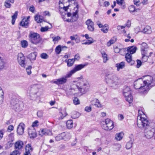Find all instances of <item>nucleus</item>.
Instances as JSON below:
<instances>
[{
  "label": "nucleus",
  "mask_w": 155,
  "mask_h": 155,
  "mask_svg": "<svg viewBox=\"0 0 155 155\" xmlns=\"http://www.w3.org/2000/svg\"><path fill=\"white\" fill-rule=\"evenodd\" d=\"M140 119L138 117L137 121V125L140 128H143L145 129V136L148 139L153 137L155 133V128L154 127L151 129L150 126V123L148 120L141 116Z\"/></svg>",
  "instance_id": "1"
},
{
  "label": "nucleus",
  "mask_w": 155,
  "mask_h": 155,
  "mask_svg": "<svg viewBox=\"0 0 155 155\" xmlns=\"http://www.w3.org/2000/svg\"><path fill=\"white\" fill-rule=\"evenodd\" d=\"M106 82L110 87L116 88V85L118 84V78L114 73L108 71L105 74Z\"/></svg>",
  "instance_id": "2"
},
{
  "label": "nucleus",
  "mask_w": 155,
  "mask_h": 155,
  "mask_svg": "<svg viewBox=\"0 0 155 155\" xmlns=\"http://www.w3.org/2000/svg\"><path fill=\"white\" fill-rule=\"evenodd\" d=\"M134 87L136 89L142 90L141 92L143 94L146 93L149 90V87L146 88L142 79L139 78L134 82Z\"/></svg>",
  "instance_id": "3"
},
{
  "label": "nucleus",
  "mask_w": 155,
  "mask_h": 155,
  "mask_svg": "<svg viewBox=\"0 0 155 155\" xmlns=\"http://www.w3.org/2000/svg\"><path fill=\"white\" fill-rule=\"evenodd\" d=\"M28 37L29 41L31 43L35 45H37L41 41L39 34L31 31L29 32Z\"/></svg>",
  "instance_id": "4"
},
{
  "label": "nucleus",
  "mask_w": 155,
  "mask_h": 155,
  "mask_svg": "<svg viewBox=\"0 0 155 155\" xmlns=\"http://www.w3.org/2000/svg\"><path fill=\"white\" fill-rule=\"evenodd\" d=\"M41 86L38 84H34L31 86L29 89L30 95L31 98H36L38 92Z\"/></svg>",
  "instance_id": "5"
},
{
  "label": "nucleus",
  "mask_w": 155,
  "mask_h": 155,
  "mask_svg": "<svg viewBox=\"0 0 155 155\" xmlns=\"http://www.w3.org/2000/svg\"><path fill=\"white\" fill-rule=\"evenodd\" d=\"M79 82L80 87H78V91L82 94H85L88 91L89 89V84L87 83H84L83 81H81Z\"/></svg>",
  "instance_id": "6"
},
{
  "label": "nucleus",
  "mask_w": 155,
  "mask_h": 155,
  "mask_svg": "<svg viewBox=\"0 0 155 155\" xmlns=\"http://www.w3.org/2000/svg\"><path fill=\"white\" fill-rule=\"evenodd\" d=\"M71 74L68 72L64 77L57 79L55 81H54L53 83L57 85L64 84L67 82V78L71 77Z\"/></svg>",
  "instance_id": "7"
},
{
  "label": "nucleus",
  "mask_w": 155,
  "mask_h": 155,
  "mask_svg": "<svg viewBox=\"0 0 155 155\" xmlns=\"http://www.w3.org/2000/svg\"><path fill=\"white\" fill-rule=\"evenodd\" d=\"M78 86L74 84L71 86V87L67 91L66 94L68 96L75 95L78 91Z\"/></svg>",
  "instance_id": "8"
},
{
  "label": "nucleus",
  "mask_w": 155,
  "mask_h": 155,
  "mask_svg": "<svg viewBox=\"0 0 155 155\" xmlns=\"http://www.w3.org/2000/svg\"><path fill=\"white\" fill-rule=\"evenodd\" d=\"M18 61L21 67L25 68L26 64L25 63V57L21 53H19L18 55Z\"/></svg>",
  "instance_id": "9"
},
{
  "label": "nucleus",
  "mask_w": 155,
  "mask_h": 155,
  "mask_svg": "<svg viewBox=\"0 0 155 155\" xmlns=\"http://www.w3.org/2000/svg\"><path fill=\"white\" fill-rule=\"evenodd\" d=\"M87 65V64H80L76 65L74 69L71 71L69 73L71 74V75L72 76V75L75 72L84 68Z\"/></svg>",
  "instance_id": "10"
},
{
  "label": "nucleus",
  "mask_w": 155,
  "mask_h": 155,
  "mask_svg": "<svg viewBox=\"0 0 155 155\" xmlns=\"http://www.w3.org/2000/svg\"><path fill=\"white\" fill-rule=\"evenodd\" d=\"M144 78H145L144 80H143L144 83L145 84V85H146V88H148L149 87L150 89V85L152 82L153 80V78L151 76L149 75H147L144 76Z\"/></svg>",
  "instance_id": "11"
},
{
  "label": "nucleus",
  "mask_w": 155,
  "mask_h": 155,
  "mask_svg": "<svg viewBox=\"0 0 155 155\" xmlns=\"http://www.w3.org/2000/svg\"><path fill=\"white\" fill-rule=\"evenodd\" d=\"M25 125L22 123H20L18 125L17 129V132L19 135H22L24 132Z\"/></svg>",
  "instance_id": "12"
},
{
  "label": "nucleus",
  "mask_w": 155,
  "mask_h": 155,
  "mask_svg": "<svg viewBox=\"0 0 155 155\" xmlns=\"http://www.w3.org/2000/svg\"><path fill=\"white\" fill-rule=\"evenodd\" d=\"M141 51L142 54L148 53V46L147 43L143 42L141 45Z\"/></svg>",
  "instance_id": "13"
},
{
  "label": "nucleus",
  "mask_w": 155,
  "mask_h": 155,
  "mask_svg": "<svg viewBox=\"0 0 155 155\" xmlns=\"http://www.w3.org/2000/svg\"><path fill=\"white\" fill-rule=\"evenodd\" d=\"M59 115L60 117L58 118V120H59L63 119L68 115L66 108H64L63 109L61 110L59 112Z\"/></svg>",
  "instance_id": "14"
},
{
  "label": "nucleus",
  "mask_w": 155,
  "mask_h": 155,
  "mask_svg": "<svg viewBox=\"0 0 155 155\" xmlns=\"http://www.w3.org/2000/svg\"><path fill=\"white\" fill-rule=\"evenodd\" d=\"M24 145L23 142L21 140H18L14 144L15 148L16 150H21Z\"/></svg>",
  "instance_id": "15"
},
{
  "label": "nucleus",
  "mask_w": 155,
  "mask_h": 155,
  "mask_svg": "<svg viewBox=\"0 0 155 155\" xmlns=\"http://www.w3.org/2000/svg\"><path fill=\"white\" fill-rule=\"evenodd\" d=\"M126 60L130 65H132L134 63V61L132 59V55L129 53L126 54L125 56Z\"/></svg>",
  "instance_id": "16"
},
{
  "label": "nucleus",
  "mask_w": 155,
  "mask_h": 155,
  "mask_svg": "<svg viewBox=\"0 0 155 155\" xmlns=\"http://www.w3.org/2000/svg\"><path fill=\"white\" fill-rule=\"evenodd\" d=\"M105 123L107 124L109 130H111L114 127V123L112 120L109 119H107L105 120Z\"/></svg>",
  "instance_id": "17"
},
{
  "label": "nucleus",
  "mask_w": 155,
  "mask_h": 155,
  "mask_svg": "<svg viewBox=\"0 0 155 155\" xmlns=\"http://www.w3.org/2000/svg\"><path fill=\"white\" fill-rule=\"evenodd\" d=\"M12 108L15 111L19 112L21 111L23 109V104L21 102L17 104L14 106Z\"/></svg>",
  "instance_id": "18"
},
{
  "label": "nucleus",
  "mask_w": 155,
  "mask_h": 155,
  "mask_svg": "<svg viewBox=\"0 0 155 155\" xmlns=\"http://www.w3.org/2000/svg\"><path fill=\"white\" fill-rule=\"evenodd\" d=\"M37 52H34L29 54L27 56V58L29 59L31 61L35 60L37 56Z\"/></svg>",
  "instance_id": "19"
},
{
  "label": "nucleus",
  "mask_w": 155,
  "mask_h": 155,
  "mask_svg": "<svg viewBox=\"0 0 155 155\" xmlns=\"http://www.w3.org/2000/svg\"><path fill=\"white\" fill-rule=\"evenodd\" d=\"M141 32L143 33L150 34L152 32L151 27L149 26H147Z\"/></svg>",
  "instance_id": "20"
},
{
  "label": "nucleus",
  "mask_w": 155,
  "mask_h": 155,
  "mask_svg": "<svg viewBox=\"0 0 155 155\" xmlns=\"http://www.w3.org/2000/svg\"><path fill=\"white\" fill-rule=\"evenodd\" d=\"M125 66V62L124 61L121 62L119 63H117L115 66L117 68V71H119L120 69H123Z\"/></svg>",
  "instance_id": "21"
},
{
  "label": "nucleus",
  "mask_w": 155,
  "mask_h": 155,
  "mask_svg": "<svg viewBox=\"0 0 155 155\" xmlns=\"http://www.w3.org/2000/svg\"><path fill=\"white\" fill-rule=\"evenodd\" d=\"M67 47L65 46H63L62 47L60 45H59L57 46L55 48V52L57 54H59L61 51L63 50L64 48H67Z\"/></svg>",
  "instance_id": "22"
},
{
  "label": "nucleus",
  "mask_w": 155,
  "mask_h": 155,
  "mask_svg": "<svg viewBox=\"0 0 155 155\" xmlns=\"http://www.w3.org/2000/svg\"><path fill=\"white\" fill-rule=\"evenodd\" d=\"M28 134L31 138H34L37 136V134L34 130H29Z\"/></svg>",
  "instance_id": "23"
},
{
  "label": "nucleus",
  "mask_w": 155,
  "mask_h": 155,
  "mask_svg": "<svg viewBox=\"0 0 155 155\" xmlns=\"http://www.w3.org/2000/svg\"><path fill=\"white\" fill-rule=\"evenodd\" d=\"M14 0H6L4 3V5L6 8H10L11 6L10 3H13Z\"/></svg>",
  "instance_id": "24"
},
{
  "label": "nucleus",
  "mask_w": 155,
  "mask_h": 155,
  "mask_svg": "<svg viewBox=\"0 0 155 155\" xmlns=\"http://www.w3.org/2000/svg\"><path fill=\"white\" fill-rule=\"evenodd\" d=\"M35 19L38 23H41L44 21L43 17L39 15L35 16Z\"/></svg>",
  "instance_id": "25"
},
{
  "label": "nucleus",
  "mask_w": 155,
  "mask_h": 155,
  "mask_svg": "<svg viewBox=\"0 0 155 155\" xmlns=\"http://www.w3.org/2000/svg\"><path fill=\"white\" fill-rule=\"evenodd\" d=\"M20 102L19 101L18 99L13 98L11 100V104L12 107H13L15 105L20 103Z\"/></svg>",
  "instance_id": "26"
},
{
  "label": "nucleus",
  "mask_w": 155,
  "mask_h": 155,
  "mask_svg": "<svg viewBox=\"0 0 155 155\" xmlns=\"http://www.w3.org/2000/svg\"><path fill=\"white\" fill-rule=\"evenodd\" d=\"M136 50L137 48L136 47H131L127 48V51L129 52H130L131 54H132L136 52Z\"/></svg>",
  "instance_id": "27"
},
{
  "label": "nucleus",
  "mask_w": 155,
  "mask_h": 155,
  "mask_svg": "<svg viewBox=\"0 0 155 155\" xmlns=\"http://www.w3.org/2000/svg\"><path fill=\"white\" fill-rule=\"evenodd\" d=\"M66 126L68 128L71 129L72 128L73 125V123L72 120H69L66 123Z\"/></svg>",
  "instance_id": "28"
},
{
  "label": "nucleus",
  "mask_w": 155,
  "mask_h": 155,
  "mask_svg": "<svg viewBox=\"0 0 155 155\" xmlns=\"http://www.w3.org/2000/svg\"><path fill=\"white\" fill-rule=\"evenodd\" d=\"M49 134L48 131L46 130V129H42L41 131H39V134L41 136H42L43 135H48Z\"/></svg>",
  "instance_id": "29"
},
{
  "label": "nucleus",
  "mask_w": 155,
  "mask_h": 155,
  "mask_svg": "<svg viewBox=\"0 0 155 155\" xmlns=\"http://www.w3.org/2000/svg\"><path fill=\"white\" fill-rule=\"evenodd\" d=\"M123 135L122 132L117 133L115 135V139L117 140H120L122 139Z\"/></svg>",
  "instance_id": "30"
},
{
  "label": "nucleus",
  "mask_w": 155,
  "mask_h": 155,
  "mask_svg": "<svg viewBox=\"0 0 155 155\" xmlns=\"http://www.w3.org/2000/svg\"><path fill=\"white\" fill-rule=\"evenodd\" d=\"M101 54L103 59V62L105 63L108 60L107 55L104 51L102 52Z\"/></svg>",
  "instance_id": "31"
},
{
  "label": "nucleus",
  "mask_w": 155,
  "mask_h": 155,
  "mask_svg": "<svg viewBox=\"0 0 155 155\" xmlns=\"http://www.w3.org/2000/svg\"><path fill=\"white\" fill-rule=\"evenodd\" d=\"M142 62H144L147 61L148 58V53H144L143 54H142Z\"/></svg>",
  "instance_id": "32"
},
{
  "label": "nucleus",
  "mask_w": 155,
  "mask_h": 155,
  "mask_svg": "<svg viewBox=\"0 0 155 155\" xmlns=\"http://www.w3.org/2000/svg\"><path fill=\"white\" fill-rule=\"evenodd\" d=\"M18 11H16L13 15L12 16V25H14L16 19L17 18L18 15Z\"/></svg>",
  "instance_id": "33"
},
{
  "label": "nucleus",
  "mask_w": 155,
  "mask_h": 155,
  "mask_svg": "<svg viewBox=\"0 0 155 155\" xmlns=\"http://www.w3.org/2000/svg\"><path fill=\"white\" fill-rule=\"evenodd\" d=\"M74 59L73 58L72 59H69L67 61H66L67 62V65L68 67L71 66L74 62Z\"/></svg>",
  "instance_id": "34"
},
{
  "label": "nucleus",
  "mask_w": 155,
  "mask_h": 155,
  "mask_svg": "<svg viewBox=\"0 0 155 155\" xmlns=\"http://www.w3.org/2000/svg\"><path fill=\"white\" fill-rule=\"evenodd\" d=\"M33 150V149L31 147L30 144H28L26 146L25 151L30 152H32Z\"/></svg>",
  "instance_id": "35"
},
{
  "label": "nucleus",
  "mask_w": 155,
  "mask_h": 155,
  "mask_svg": "<svg viewBox=\"0 0 155 155\" xmlns=\"http://www.w3.org/2000/svg\"><path fill=\"white\" fill-rule=\"evenodd\" d=\"M64 133H63L55 137V140L57 141H59L62 140L63 137L64 136Z\"/></svg>",
  "instance_id": "36"
},
{
  "label": "nucleus",
  "mask_w": 155,
  "mask_h": 155,
  "mask_svg": "<svg viewBox=\"0 0 155 155\" xmlns=\"http://www.w3.org/2000/svg\"><path fill=\"white\" fill-rule=\"evenodd\" d=\"M21 47L23 48H26L28 46V43L26 40H23L21 42Z\"/></svg>",
  "instance_id": "37"
},
{
  "label": "nucleus",
  "mask_w": 155,
  "mask_h": 155,
  "mask_svg": "<svg viewBox=\"0 0 155 155\" xmlns=\"http://www.w3.org/2000/svg\"><path fill=\"white\" fill-rule=\"evenodd\" d=\"M133 141L132 140H130L129 142L127 143L126 145V148L127 149H130L132 146Z\"/></svg>",
  "instance_id": "38"
},
{
  "label": "nucleus",
  "mask_w": 155,
  "mask_h": 155,
  "mask_svg": "<svg viewBox=\"0 0 155 155\" xmlns=\"http://www.w3.org/2000/svg\"><path fill=\"white\" fill-rule=\"evenodd\" d=\"M125 27V26L119 25L117 27V29L118 31H120L122 33H125L126 32L124 30Z\"/></svg>",
  "instance_id": "39"
},
{
  "label": "nucleus",
  "mask_w": 155,
  "mask_h": 155,
  "mask_svg": "<svg viewBox=\"0 0 155 155\" xmlns=\"http://www.w3.org/2000/svg\"><path fill=\"white\" fill-rule=\"evenodd\" d=\"M138 9H135V6L133 5H131L129 7V11L130 12H134L135 11L137 12V10H138Z\"/></svg>",
  "instance_id": "40"
},
{
  "label": "nucleus",
  "mask_w": 155,
  "mask_h": 155,
  "mask_svg": "<svg viewBox=\"0 0 155 155\" xmlns=\"http://www.w3.org/2000/svg\"><path fill=\"white\" fill-rule=\"evenodd\" d=\"M125 100L128 101L130 104L133 101V98L132 95H129L125 98Z\"/></svg>",
  "instance_id": "41"
},
{
  "label": "nucleus",
  "mask_w": 155,
  "mask_h": 155,
  "mask_svg": "<svg viewBox=\"0 0 155 155\" xmlns=\"http://www.w3.org/2000/svg\"><path fill=\"white\" fill-rule=\"evenodd\" d=\"M79 113L74 111L72 114L71 117L73 119H76L79 117Z\"/></svg>",
  "instance_id": "42"
},
{
  "label": "nucleus",
  "mask_w": 155,
  "mask_h": 155,
  "mask_svg": "<svg viewBox=\"0 0 155 155\" xmlns=\"http://www.w3.org/2000/svg\"><path fill=\"white\" fill-rule=\"evenodd\" d=\"M73 103L75 105H77L80 104V101L77 97H75L73 99Z\"/></svg>",
  "instance_id": "43"
},
{
  "label": "nucleus",
  "mask_w": 155,
  "mask_h": 155,
  "mask_svg": "<svg viewBox=\"0 0 155 155\" xmlns=\"http://www.w3.org/2000/svg\"><path fill=\"white\" fill-rule=\"evenodd\" d=\"M94 105L98 107H102L99 101L97 99L95 100V104H94Z\"/></svg>",
  "instance_id": "44"
},
{
  "label": "nucleus",
  "mask_w": 155,
  "mask_h": 155,
  "mask_svg": "<svg viewBox=\"0 0 155 155\" xmlns=\"http://www.w3.org/2000/svg\"><path fill=\"white\" fill-rule=\"evenodd\" d=\"M64 133V136L63 137L62 140H67L70 139L69 134L68 133Z\"/></svg>",
  "instance_id": "45"
},
{
  "label": "nucleus",
  "mask_w": 155,
  "mask_h": 155,
  "mask_svg": "<svg viewBox=\"0 0 155 155\" xmlns=\"http://www.w3.org/2000/svg\"><path fill=\"white\" fill-rule=\"evenodd\" d=\"M21 152L18 150H16L13 151L10 155H20Z\"/></svg>",
  "instance_id": "46"
},
{
  "label": "nucleus",
  "mask_w": 155,
  "mask_h": 155,
  "mask_svg": "<svg viewBox=\"0 0 155 155\" xmlns=\"http://www.w3.org/2000/svg\"><path fill=\"white\" fill-rule=\"evenodd\" d=\"M87 29L90 31H93L94 30V24L87 26Z\"/></svg>",
  "instance_id": "47"
},
{
  "label": "nucleus",
  "mask_w": 155,
  "mask_h": 155,
  "mask_svg": "<svg viewBox=\"0 0 155 155\" xmlns=\"http://www.w3.org/2000/svg\"><path fill=\"white\" fill-rule=\"evenodd\" d=\"M31 66H29L28 68H26V71L28 75H30L31 73Z\"/></svg>",
  "instance_id": "48"
},
{
  "label": "nucleus",
  "mask_w": 155,
  "mask_h": 155,
  "mask_svg": "<svg viewBox=\"0 0 155 155\" xmlns=\"http://www.w3.org/2000/svg\"><path fill=\"white\" fill-rule=\"evenodd\" d=\"M4 63L3 61L1 58L0 57V70L2 69L4 67Z\"/></svg>",
  "instance_id": "49"
},
{
  "label": "nucleus",
  "mask_w": 155,
  "mask_h": 155,
  "mask_svg": "<svg viewBox=\"0 0 155 155\" xmlns=\"http://www.w3.org/2000/svg\"><path fill=\"white\" fill-rule=\"evenodd\" d=\"M49 28L48 26H45V27H41L40 29V31L41 32H44L47 31L48 29Z\"/></svg>",
  "instance_id": "50"
},
{
  "label": "nucleus",
  "mask_w": 155,
  "mask_h": 155,
  "mask_svg": "<svg viewBox=\"0 0 155 155\" xmlns=\"http://www.w3.org/2000/svg\"><path fill=\"white\" fill-rule=\"evenodd\" d=\"M86 24L87 26L89 25H92L94 24V22L90 19H88L86 21Z\"/></svg>",
  "instance_id": "51"
},
{
  "label": "nucleus",
  "mask_w": 155,
  "mask_h": 155,
  "mask_svg": "<svg viewBox=\"0 0 155 155\" xmlns=\"http://www.w3.org/2000/svg\"><path fill=\"white\" fill-rule=\"evenodd\" d=\"M41 57L43 59H46L48 58V56L46 53H43L41 54Z\"/></svg>",
  "instance_id": "52"
},
{
  "label": "nucleus",
  "mask_w": 155,
  "mask_h": 155,
  "mask_svg": "<svg viewBox=\"0 0 155 155\" xmlns=\"http://www.w3.org/2000/svg\"><path fill=\"white\" fill-rule=\"evenodd\" d=\"M115 41L112 39H111L109 41H108L107 43V45L108 46H110L111 45L114 44L115 42Z\"/></svg>",
  "instance_id": "53"
},
{
  "label": "nucleus",
  "mask_w": 155,
  "mask_h": 155,
  "mask_svg": "<svg viewBox=\"0 0 155 155\" xmlns=\"http://www.w3.org/2000/svg\"><path fill=\"white\" fill-rule=\"evenodd\" d=\"M4 129H2L0 130V140H1L3 137V134L5 132Z\"/></svg>",
  "instance_id": "54"
},
{
  "label": "nucleus",
  "mask_w": 155,
  "mask_h": 155,
  "mask_svg": "<svg viewBox=\"0 0 155 155\" xmlns=\"http://www.w3.org/2000/svg\"><path fill=\"white\" fill-rule=\"evenodd\" d=\"M130 91V88L128 87H126L123 90V94L126 93Z\"/></svg>",
  "instance_id": "55"
},
{
  "label": "nucleus",
  "mask_w": 155,
  "mask_h": 155,
  "mask_svg": "<svg viewBox=\"0 0 155 155\" xmlns=\"http://www.w3.org/2000/svg\"><path fill=\"white\" fill-rule=\"evenodd\" d=\"M102 128L105 130H109V128L107 127V124L105 123V124H103L102 126Z\"/></svg>",
  "instance_id": "56"
},
{
  "label": "nucleus",
  "mask_w": 155,
  "mask_h": 155,
  "mask_svg": "<svg viewBox=\"0 0 155 155\" xmlns=\"http://www.w3.org/2000/svg\"><path fill=\"white\" fill-rule=\"evenodd\" d=\"M101 30L104 33H107L108 30V28L103 27L101 29Z\"/></svg>",
  "instance_id": "57"
},
{
  "label": "nucleus",
  "mask_w": 155,
  "mask_h": 155,
  "mask_svg": "<svg viewBox=\"0 0 155 155\" xmlns=\"http://www.w3.org/2000/svg\"><path fill=\"white\" fill-rule=\"evenodd\" d=\"M53 41H58V40L61 39L60 37L59 36H57L56 37H53Z\"/></svg>",
  "instance_id": "58"
},
{
  "label": "nucleus",
  "mask_w": 155,
  "mask_h": 155,
  "mask_svg": "<svg viewBox=\"0 0 155 155\" xmlns=\"http://www.w3.org/2000/svg\"><path fill=\"white\" fill-rule=\"evenodd\" d=\"M137 68H139L141 65L142 62L140 60H137Z\"/></svg>",
  "instance_id": "59"
},
{
  "label": "nucleus",
  "mask_w": 155,
  "mask_h": 155,
  "mask_svg": "<svg viewBox=\"0 0 155 155\" xmlns=\"http://www.w3.org/2000/svg\"><path fill=\"white\" fill-rule=\"evenodd\" d=\"M91 107L90 106H87L85 108V110L87 112H89L91 111Z\"/></svg>",
  "instance_id": "60"
},
{
  "label": "nucleus",
  "mask_w": 155,
  "mask_h": 155,
  "mask_svg": "<svg viewBox=\"0 0 155 155\" xmlns=\"http://www.w3.org/2000/svg\"><path fill=\"white\" fill-rule=\"evenodd\" d=\"M78 15L77 16H72L71 19L72 20V22L76 21L78 19Z\"/></svg>",
  "instance_id": "61"
},
{
  "label": "nucleus",
  "mask_w": 155,
  "mask_h": 155,
  "mask_svg": "<svg viewBox=\"0 0 155 155\" xmlns=\"http://www.w3.org/2000/svg\"><path fill=\"white\" fill-rule=\"evenodd\" d=\"M25 28H27L28 26V19L25 18Z\"/></svg>",
  "instance_id": "62"
},
{
  "label": "nucleus",
  "mask_w": 155,
  "mask_h": 155,
  "mask_svg": "<svg viewBox=\"0 0 155 155\" xmlns=\"http://www.w3.org/2000/svg\"><path fill=\"white\" fill-rule=\"evenodd\" d=\"M25 18H24L22 19V21H21L20 23V25L21 26L23 27H25V23L24 21H25Z\"/></svg>",
  "instance_id": "63"
},
{
  "label": "nucleus",
  "mask_w": 155,
  "mask_h": 155,
  "mask_svg": "<svg viewBox=\"0 0 155 155\" xmlns=\"http://www.w3.org/2000/svg\"><path fill=\"white\" fill-rule=\"evenodd\" d=\"M134 3L136 5H139L140 4V2L139 0H134Z\"/></svg>",
  "instance_id": "64"
}]
</instances>
